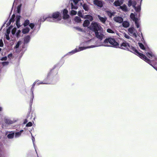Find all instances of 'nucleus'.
Here are the masks:
<instances>
[{"label": "nucleus", "mask_w": 157, "mask_h": 157, "mask_svg": "<svg viewBox=\"0 0 157 157\" xmlns=\"http://www.w3.org/2000/svg\"><path fill=\"white\" fill-rule=\"evenodd\" d=\"M118 48L130 51L139 56L140 58L150 65H152L151 62L145 55L139 52L134 47L130 46L126 42H124L120 45H119V47Z\"/></svg>", "instance_id": "f257e3e1"}, {"label": "nucleus", "mask_w": 157, "mask_h": 157, "mask_svg": "<svg viewBox=\"0 0 157 157\" xmlns=\"http://www.w3.org/2000/svg\"><path fill=\"white\" fill-rule=\"evenodd\" d=\"M88 36H86L85 37L84 39L85 42L84 43V45L85 46H87L83 47H79L78 48H77L75 49L72 51L71 52H69L67 54L72 55L77 52H80L87 48H89V47L93 45L100 44L101 43H100L99 44L97 43L95 45H93L92 44H94V43L95 42V39L94 38H92L91 36L90 35H88Z\"/></svg>", "instance_id": "f03ea898"}, {"label": "nucleus", "mask_w": 157, "mask_h": 157, "mask_svg": "<svg viewBox=\"0 0 157 157\" xmlns=\"http://www.w3.org/2000/svg\"><path fill=\"white\" fill-rule=\"evenodd\" d=\"M109 44H111L112 45L111 46L116 48H117L119 47V44L116 42L114 39L109 38L105 39L103 43H101L100 44L92 46L90 47L89 48H94L99 46H110Z\"/></svg>", "instance_id": "7ed1b4c3"}, {"label": "nucleus", "mask_w": 157, "mask_h": 157, "mask_svg": "<svg viewBox=\"0 0 157 157\" xmlns=\"http://www.w3.org/2000/svg\"><path fill=\"white\" fill-rule=\"evenodd\" d=\"M131 18L135 22V25L137 28H138V30L140 31L141 29L140 27V19L136 17V15L133 13H132L130 16Z\"/></svg>", "instance_id": "20e7f679"}, {"label": "nucleus", "mask_w": 157, "mask_h": 157, "mask_svg": "<svg viewBox=\"0 0 157 157\" xmlns=\"http://www.w3.org/2000/svg\"><path fill=\"white\" fill-rule=\"evenodd\" d=\"M128 5L129 7L132 6L136 12L139 13L140 12L141 10L140 6V5L136 6V1H132V0H129Z\"/></svg>", "instance_id": "39448f33"}, {"label": "nucleus", "mask_w": 157, "mask_h": 157, "mask_svg": "<svg viewBox=\"0 0 157 157\" xmlns=\"http://www.w3.org/2000/svg\"><path fill=\"white\" fill-rule=\"evenodd\" d=\"M90 28L95 32L97 31L100 30L102 28L97 22L93 21L91 23Z\"/></svg>", "instance_id": "423d86ee"}, {"label": "nucleus", "mask_w": 157, "mask_h": 157, "mask_svg": "<svg viewBox=\"0 0 157 157\" xmlns=\"http://www.w3.org/2000/svg\"><path fill=\"white\" fill-rule=\"evenodd\" d=\"M103 30V29L102 28L100 30L97 31L95 32L96 37L100 40H101L104 36Z\"/></svg>", "instance_id": "0eeeda50"}, {"label": "nucleus", "mask_w": 157, "mask_h": 157, "mask_svg": "<svg viewBox=\"0 0 157 157\" xmlns=\"http://www.w3.org/2000/svg\"><path fill=\"white\" fill-rule=\"evenodd\" d=\"M128 32L130 35L136 38L137 36V31L136 29L133 27H130L128 29Z\"/></svg>", "instance_id": "6e6552de"}, {"label": "nucleus", "mask_w": 157, "mask_h": 157, "mask_svg": "<svg viewBox=\"0 0 157 157\" xmlns=\"http://www.w3.org/2000/svg\"><path fill=\"white\" fill-rule=\"evenodd\" d=\"M17 29L16 28H14L12 30L11 33L13 35L15 34L16 36L18 38L20 37L21 36V32L20 30H18L16 32Z\"/></svg>", "instance_id": "1a4fd4ad"}, {"label": "nucleus", "mask_w": 157, "mask_h": 157, "mask_svg": "<svg viewBox=\"0 0 157 157\" xmlns=\"http://www.w3.org/2000/svg\"><path fill=\"white\" fill-rule=\"evenodd\" d=\"M50 18H53L54 19H56L58 17H60V13L58 12H56L53 13L52 15H50Z\"/></svg>", "instance_id": "9d476101"}, {"label": "nucleus", "mask_w": 157, "mask_h": 157, "mask_svg": "<svg viewBox=\"0 0 157 157\" xmlns=\"http://www.w3.org/2000/svg\"><path fill=\"white\" fill-rule=\"evenodd\" d=\"M113 20L119 23H122L123 21V18L119 16H116L114 17L113 18Z\"/></svg>", "instance_id": "9b49d317"}, {"label": "nucleus", "mask_w": 157, "mask_h": 157, "mask_svg": "<svg viewBox=\"0 0 157 157\" xmlns=\"http://www.w3.org/2000/svg\"><path fill=\"white\" fill-rule=\"evenodd\" d=\"M11 29V27L10 26L7 29L6 33H5L6 38L8 40H9L10 39L9 34L10 33Z\"/></svg>", "instance_id": "f8f14e48"}, {"label": "nucleus", "mask_w": 157, "mask_h": 157, "mask_svg": "<svg viewBox=\"0 0 157 157\" xmlns=\"http://www.w3.org/2000/svg\"><path fill=\"white\" fill-rule=\"evenodd\" d=\"M80 0H73V2L74 4L72 3L71 4V9H77L78 8L77 4Z\"/></svg>", "instance_id": "ddd939ff"}, {"label": "nucleus", "mask_w": 157, "mask_h": 157, "mask_svg": "<svg viewBox=\"0 0 157 157\" xmlns=\"http://www.w3.org/2000/svg\"><path fill=\"white\" fill-rule=\"evenodd\" d=\"M29 24V26L31 29H33L34 27V25L33 23H30L29 24V21L28 20H26L23 24L24 26H25Z\"/></svg>", "instance_id": "4468645a"}, {"label": "nucleus", "mask_w": 157, "mask_h": 157, "mask_svg": "<svg viewBox=\"0 0 157 157\" xmlns=\"http://www.w3.org/2000/svg\"><path fill=\"white\" fill-rule=\"evenodd\" d=\"M63 18L64 19L68 18L69 17V15L67 14L68 11L66 9L63 10Z\"/></svg>", "instance_id": "2eb2a0df"}, {"label": "nucleus", "mask_w": 157, "mask_h": 157, "mask_svg": "<svg viewBox=\"0 0 157 157\" xmlns=\"http://www.w3.org/2000/svg\"><path fill=\"white\" fill-rule=\"evenodd\" d=\"M94 3L95 5L100 7H101L103 6V4L101 2L98 0H94Z\"/></svg>", "instance_id": "dca6fc26"}, {"label": "nucleus", "mask_w": 157, "mask_h": 157, "mask_svg": "<svg viewBox=\"0 0 157 157\" xmlns=\"http://www.w3.org/2000/svg\"><path fill=\"white\" fill-rule=\"evenodd\" d=\"M98 17L100 21L103 23H105L107 20V18L106 17H101L100 16L98 15Z\"/></svg>", "instance_id": "f3484780"}, {"label": "nucleus", "mask_w": 157, "mask_h": 157, "mask_svg": "<svg viewBox=\"0 0 157 157\" xmlns=\"http://www.w3.org/2000/svg\"><path fill=\"white\" fill-rule=\"evenodd\" d=\"M21 17L19 16H17L16 17V25L17 28H19L21 26L20 24V20Z\"/></svg>", "instance_id": "a211bd4d"}, {"label": "nucleus", "mask_w": 157, "mask_h": 157, "mask_svg": "<svg viewBox=\"0 0 157 157\" xmlns=\"http://www.w3.org/2000/svg\"><path fill=\"white\" fill-rule=\"evenodd\" d=\"M123 3V0H117L114 2V4L116 6H119L121 5Z\"/></svg>", "instance_id": "6ab92c4d"}, {"label": "nucleus", "mask_w": 157, "mask_h": 157, "mask_svg": "<svg viewBox=\"0 0 157 157\" xmlns=\"http://www.w3.org/2000/svg\"><path fill=\"white\" fill-rule=\"evenodd\" d=\"M82 18L88 19L90 21H92L93 20V17L89 15H84V17H82Z\"/></svg>", "instance_id": "aec40b11"}, {"label": "nucleus", "mask_w": 157, "mask_h": 157, "mask_svg": "<svg viewBox=\"0 0 157 157\" xmlns=\"http://www.w3.org/2000/svg\"><path fill=\"white\" fill-rule=\"evenodd\" d=\"M122 25L125 28H127L129 26V22L127 21H123Z\"/></svg>", "instance_id": "412c9836"}, {"label": "nucleus", "mask_w": 157, "mask_h": 157, "mask_svg": "<svg viewBox=\"0 0 157 157\" xmlns=\"http://www.w3.org/2000/svg\"><path fill=\"white\" fill-rule=\"evenodd\" d=\"M16 121H13L9 119H6L5 120V123L8 124H11Z\"/></svg>", "instance_id": "4be33fe9"}, {"label": "nucleus", "mask_w": 157, "mask_h": 157, "mask_svg": "<svg viewBox=\"0 0 157 157\" xmlns=\"http://www.w3.org/2000/svg\"><path fill=\"white\" fill-rule=\"evenodd\" d=\"M90 23L89 21L87 20H85L83 24V26L84 27H87L88 26Z\"/></svg>", "instance_id": "5701e85b"}, {"label": "nucleus", "mask_w": 157, "mask_h": 157, "mask_svg": "<svg viewBox=\"0 0 157 157\" xmlns=\"http://www.w3.org/2000/svg\"><path fill=\"white\" fill-rule=\"evenodd\" d=\"M120 8L124 12H127L128 11L127 7L126 5H123L122 6H121Z\"/></svg>", "instance_id": "b1692460"}, {"label": "nucleus", "mask_w": 157, "mask_h": 157, "mask_svg": "<svg viewBox=\"0 0 157 157\" xmlns=\"http://www.w3.org/2000/svg\"><path fill=\"white\" fill-rule=\"evenodd\" d=\"M106 12L107 14L110 17H111L112 16L115 14V13L112 12L111 11H106Z\"/></svg>", "instance_id": "393cba45"}, {"label": "nucleus", "mask_w": 157, "mask_h": 157, "mask_svg": "<svg viewBox=\"0 0 157 157\" xmlns=\"http://www.w3.org/2000/svg\"><path fill=\"white\" fill-rule=\"evenodd\" d=\"M82 6L83 9L86 11H88L89 9V6L86 4H84L82 5Z\"/></svg>", "instance_id": "a878e982"}, {"label": "nucleus", "mask_w": 157, "mask_h": 157, "mask_svg": "<svg viewBox=\"0 0 157 157\" xmlns=\"http://www.w3.org/2000/svg\"><path fill=\"white\" fill-rule=\"evenodd\" d=\"M29 31V29L27 28L26 27L23 29L22 30V33L23 34H26L28 33Z\"/></svg>", "instance_id": "bb28decb"}, {"label": "nucleus", "mask_w": 157, "mask_h": 157, "mask_svg": "<svg viewBox=\"0 0 157 157\" xmlns=\"http://www.w3.org/2000/svg\"><path fill=\"white\" fill-rule=\"evenodd\" d=\"M23 130H21L19 132L15 133V137H19L21 135V133L23 132Z\"/></svg>", "instance_id": "cd10ccee"}, {"label": "nucleus", "mask_w": 157, "mask_h": 157, "mask_svg": "<svg viewBox=\"0 0 157 157\" xmlns=\"http://www.w3.org/2000/svg\"><path fill=\"white\" fill-rule=\"evenodd\" d=\"M30 37L29 36H26L25 38H24V42L25 43H28V42H29V40H30Z\"/></svg>", "instance_id": "c85d7f7f"}, {"label": "nucleus", "mask_w": 157, "mask_h": 157, "mask_svg": "<svg viewBox=\"0 0 157 157\" xmlns=\"http://www.w3.org/2000/svg\"><path fill=\"white\" fill-rule=\"evenodd\" d=\"M49 16H50V15H46L44 16L43 17V19H41V21H44L47 19L48 18H50V17H49Z\"/></svg>", "instance_id": "c756f323"}, {"label": "nucleus", "mask_w": 157, "mask_h": 157, "mask_svg": "<svg viewBox=\"0 0 157 157\" xmlns=\"http://www.w3.org/2000/svg\"><path fill=\"white\" fill-rule=\"evenodd\" d=\"M123 35L124 37L127 39H128L130 40H132V39L128 35L126 34L125 33H123Z\"/></svg>", "instance_id": "7c9ffc66"}, {"label": "nucleus", "mask_w": 157, "mask_h": 157, "mask_svg": "<svg viewBox=\"0 0 157 157\" xmlns=\"http://www.w3.org/2000/svg\"><path fill=\"white\" fill-rule=\"evenodd\" d=\"M75 22L79 23L80 22L81 20L80 17H76L75 18Z\"/></svg>", "instance_id": "2f4dec72"}, {"label": "nucleus", "mask_w": 157, "mask_h": 157, "mask_svg": "<svg viewBox=\"0 0 157 157\" xmlns=\"http://www.w3.org/2000/svg\"><path fill=\"white\" fill-rule=\"evenodd\" d=\"M14 135V132H13L9 134L7 136V137L9 139L12 138Z\"/></svg>", "instance_id": "473e14b6"}, {"label": "nucleus", "mask_w": 157, "mask_h": 157, "mask_svg": "<svg viewBox=\"0 0 157 157\" xmlns=\"http://www.w3.org/2000/svg\"><path fill=\"white\" fill-rule=\"evenodd\" d=\"M21 44V41H18L17 42V43L16 44L14 47V48H15L16 49H17V48H18L19 46V45Z\"/></svg>", "instance_id": "72a5a7b5"}, {"label": "nucleus", "mask_w": 157, "mask_h": 157, "mask_svg": "<svg viewBox=\"0 0 157 157\" xmlns=\"http://www.w3.org/2000/svg\"><path fill=\"white\" fill-rule=\"evenodd\" d=\"M107 32L108 33H115L113 31L110 29H107Z\"/></svg>", "instance_id": "f704fd0d"}, {"label": "nucleus", "mask_w": 157, "mask_h": 157, "mask_svg": "<svg viewBox=\"0 0 157 157\" xmlns=\"http://www.w3.org/2000/svg\"><path fill=\"white\" fill-rule=\"evenodd\" d=\"M78 15L79 16L82 18V17H84V15H82L81 11H79L78 13Z\"/></svg>", "instance_id": "c9c22d12"}, {"label": "nucleus", "mask_w": 157, "mask_h": 157, "mask_svg": "<svg viewBox=\"0 0 157 157\" xmlns=\"http://www.w3.org/2000/svg\"><path fill=\"white\" fill-rule=\"evenodd\" d=\"M2 63L3 66H5L8 64L9 62L7 61L3 62Z\"/></svg>", "instance_id": "e433bc0d"}, {"label": "nucleus", "mask_w": 157, "mask_h": 157, "mask_svg": "<svg viewBox=\"0 0 157 157\" xmlns=\"http://www.w3.org/2000/svg\"><path fill=\"white\" fill-rule=\"evenodd\" d=\"M71 15H75L77 13V12L74 10H72L71 11Z\"/></svg>", "instance_id": "4c0bfd02"}, {"label": "nucleus", "mask_w": 157, "mask_h": 157, "mask_svg": "<svg viewBox=\"0 0 157 157\" xmlns=\"http://www.w3.org/2000/svg\"><path fill=\"white\" fill-rule=\"evenodd\" d=\"M8 57L10 59L13 57V54L12 53H10L9 54L8 56Z\"/></svg>", "instance_id": "58836bf2"}, {"label": "nucleus", "mask_w": 157, "mask_h": 157, "mask_svg": "<svg viewBox=\"0 0 157 157\" xmlns=\"http://www.w3.org/2000/svg\"><path fill=\"white\" fill-rule=\"evenodd\" d=\"M32 125V123L31 122H29L26 125L27 127H30Z\"/></svg>", "instance_id": "ea45409f"}, {"label": "nucleus", "mask_w": 157, "mask_h": 157, "mask_svg": "<svg viewBox=\"0 0 157 157\" xmlns=\"http://www.w3.org/2000/svg\"><path fill=\"white\" fill-rule=\"evenodd\" d=\"M7 59V57L6 56H5L4 57H2L1 60L2 61H6Z\"/></svg>", "instance_id": "a19ab883"}, {"label": "nucleus", "mask_w": 157, "mask_h": 157, "mask_svg": "<svg viewBox=\"0 0 157 157\" xmlns=\"http://www.w3.org/2000/svg\"><path fill=\"white\" fill-rule=\"evenodd\" d=\"M3 45V44L2 40H0V47H2Z\"/></svg>", "instance_id": "79ce46f5"}, {"label": "nucleus", "mask_w": 157, "mask_h": 157, "mask_svg": "<svg viewBox=\"0 0 157 157\" xmlns=\"http://www.w3.org/2000/svg\"><path fill=\"white\" fill-rule=\"evenodd\" d=\"M21 6L20 5H19L17 7V12L18 13H19L20 12V8Z\"/></svg>", "instance_id": "37998d69"}, {"label": "nucleus", "mask_w": 157, "mask_h": 157, "mask_svg": "<svg viewBox=\"0 0 157 157\" xmlns=\"http://www.w3.org/2000/svg\"><path fill=\"white\" fill-rule=\"evenodd\" d=\"M31 135H32V140L33 144L34 145V142L35 140V138H34V137L32 136V134H31Z\"/></svg>", "instance_id": "c03bdc74"}, {"label": "nucleus", "mask_w": 157, "mask_h": 157, "mask_svg": "<svg viewBox=\"0 0 157 157\" xmlns=\"http://www.w3.org/2000/svg\"><path fill=\"white\" fill-rule=\"evenodd\" d=\"M76 29H77L78 30L80 31H82V29L80 28H79V27H76Z\"/></svg>", "instance_id": "a18cd8bd"}, {"label": "nucleus", "mask_w": 157, "mask_h": 157, "mask_svg": "<svg viewBox=\"0 0 157 157\" xmlns=\"http://www.w3.org/2000/svg\"><path fill=\"white\" fill-rule=\"evenodd\" d=\"M32 94H33V91H32ZM32 100H33V94H32Z\"/></svg>", "instance_id": "49530a36"}, {"label": "nucleus", "mask_w": 157, "mask_h": 157, "mask_svg": "<svg viewBox=\"0 0 157 157\" xmlns=\"http://www.w3.org/2000/svg\"><path fill=\"white\" fill-rule=\"evenodd\" d=\"M13 21V20L12 19H11L10 20L9 22H11V21Z\"/></svg>", "instance_id": "de8ad7c7"}, {"label": "nucleus", "mask_w": 157, "mask_h": 157, "mask_svg": "<svg viewBox=\"0 0 157 157\" xmlns=\"http://www.w3.org/2000/svg\"><path fill=\"white\" fill-rule=\"evenodd\" d=\"M41 84H48V83H43V82H42V83H41Z\"/></svg>", "instance_id": "09e8293b"}, {"label": "nucleus", "mask_w": 157, "mask_h": 157, "mask_svg": "<svg viewBox=\"0 0 157 157\" xmlns=\"http://www.w3.org/2000/svg\"><path fill=\"white\" fill-rule=\"evenodd\" d=\"M2 109V107H0V111H1Z\"/></svg>", "instance_id": "8fccbe9b"}, {"label": "nucleus", "mask_w": 157, "mask_h": 157, "mask_svg": "<svg viewBox=\"0 0 157 157\" xmlns=\"http://www.w3.org/2000/svg\"><path fill=\"white\" fill-rule=\"evenodd\" d=\"M1 49L0 48V51H1Z\"/></svg>", "instance_id": "3c124183"}, {"label": "nucleus", "mask_w": 157, "mask_h": 157, "mask_svg": "<svg viewBox=\"0 0 157 157\" xmlns=\"http://www.w3.org/2000/svg\"><path fill=\"white\" fill-rule=\"evenodd\" d=\"M16 52H18V51H17V50H16Z\"/></svg>", "instance_id": "603ef678"}, {"label": "nucleus", "mask_w": 157, "mask_h": 157, "mask_svg": "<svg viewBox=\"0 0 157 157\" xmlns=\"http://www.w3.org/2000/svg\"><path fill=\"white\" fill-rule=\"evenodd\" d=\"M142 0H141V1H140V2H142Z\"/></svg>", "instance_id": "864d4df0"}, {"label": "nucleus", "mask_w": 157, "mask_h": 157, "mask_svg": "<svg viewBox=\"0 0 157 157\" xmlns=\"http://www.w3.org/2000/svg\"><path fill=\"white\" fill-rule=\"evenodd\" d=\"M35 118H34V120H35Z\"/></svg>", "instance_id": "5fc2aeb1"}, {"label": "nucleus", "mask_w": 157, "mask_h": 157, "mask_svg": "<svg viewBox=\"0 0 157 157\" xmlns=\"http://www.w3.org/2000/svg\"><path fill=\"white\" fill-rule=\"evenodd\" d=\"M141 36H142V34L141 33Z\"/></svg>", "instance_id": "6e6d98bb"}, {"label": "nucleus", "mask_w": 157, "mask_h": 157, "mask_svg": "<svg viewBox=\"0 0 157 157\" xmlns=\"http://www.w3.org/2000/svg\"><path fill=\"white\" fill-rule=\"evenodd\" d=\"M37 84H38V83H36Z\"/></svg>", "instance_id": "4d7b16f0"}]
</instances>
